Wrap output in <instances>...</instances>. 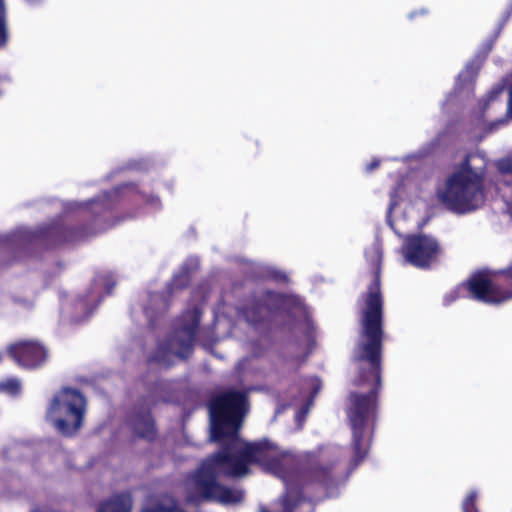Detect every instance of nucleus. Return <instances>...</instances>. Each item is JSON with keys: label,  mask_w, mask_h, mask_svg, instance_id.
Listing matches in <instances>:
<instances>
[{"label": "nucleus", "mask_w": 512, "mask_h": 512, "mask_svg": "<svg viewBox=\"0 0 512 512\" xmlns=\"http://www.w3.org/2000/svg\"><path fill=\"white\" fill-rule=\"evenodd\" d=\"M246 411V396L242 392L228 391L213 399L210 404L211 440L229 442L230 446L202 463L184 483L185 499L189 503L215 501L232 505L242 501L243 491L222 486L216 482L218 474L244 476L248 466L259 463L265 469L282 477L289 493L294 489L282 472L287 456H277L267 442L246 443L238 437Z\"/></svg>", "instance_id": "nucleus-1"}, {"label": "nucleus", "mask_w": 512, "mask_h": 512, "mask_svg": "<svg viewBox=\"0 0 512 512\" xmlns=\"http://www.w3.org/2000/svg\"><path fill=\"white\" fill-rule=\"evenodd\" d=\"M374 269V279L364 298L361 333L354 350L359 373L355 385L365 392H352L347 407V417L352 430L354 450H368L369 426L376 407L375 391L380 384V359L382 346V297L380 291L381 247L373 243L365 252Z\"/></svg>", "instance_id": "nucleus-2"}, {"label": "nucleus", "mask_w": 512, "mask_h": 512, "mask_svg": "<svg viewBox=\"0 0 512 512\" xmlns=\"http://www.w3.org/2000/svg\"><path fill=\"white\" fill-rule=\"evenodd\" d=\"M438 197L449 210L456 213L478 209L485 201L482 176L466 161L446 179L438 190Z\"/></svg>", "instance_id": "nucleus-3"}, {"label": "nucleus", "mask_w": 512, "mask_h": 512, "mask_svg": "<svg viewBox=\"0 0 512 512\" xmlns=\"http://www.w3.org/2000/svg\"><path fill=\"white\" fill-rule=\"evenodd\" d=\"M85 405V399L79 391L63 388L50 401L46 418L59 433L71 436L83 424Z\"/></svg>", "instance_id": "nucleus-4"}, {"label": "nucleus", "mask_w": 512, "mask_h": 512, "mask_svg": "<svg viewBox=\"0 0 512 512\" xmlns=\"http://www.w3.org/2000/svg\"><path fill=\"white\" fill-rule=\"evenodd\" d=\"M465 292H469L473 298L489 304H500L512 298V291L505 294L501 293L486 274L478 273L471 276L466 283L448 293L445 296V303H452L457 298L464 296Z\"/></svg>", "instance_id": "nucleus-5"}, {"label": "nucleus", "mask_w": 512, "mask_h": 512, "mask_svg": "<svg viewBox=\"0 0 512 512\" xmlns=\"http://www.w3.org/2000/svg\"><path fill=\"white\" fill-rule=\"evenodd\" d=\"M402 253L408 263L418 268H426L438 259L441 247L431 236L410 235L404 240Z\"/></svg>", "instance_id": "nucleus-6"}, {"label": "nucleus", "mask_w": 512, "mask_h": 512, "mask_svg": "<svg viewBox=\"0 0 512 512\" xmlns=\"http://www.w3.org/2000/svg\"><path fill=\"white\" fill-rule=\"evenodd\" d=\"M199 318L200 314L197 309L190 310L183 315L179 329L164 347L165 354H173L179 358H185L188 355Z\"/></svg>", "instance_id": "nucleus-7"}, {"label": "nucleus", "mask_w": 512, "mask_h": 512, "mask_svg": "<svg viewBox=\"0 0 512 512\" xmlns=\"http://www.w3.org/2000/svg\"><path fill=\"white\" fill-rule=\"evenodd\" d=\"M10 357L23 368H36L47 359L46 349L39 343L22 341L8 346Z\"/></svg>", "instance_id": "nucleus-8"}, {"label": "nucleus", "mask_w": 512, "mask_h": 512, "mask_svg": "<svg viewBox=\"0 0 512 512\" xmlns=\"http://www.w3.org/2000/svg\"><path fill=\"white\" fill-rule=\"evenodd\" d=\"M141 512H185L170 494L149 496L141 507Z\"/></svg>", "instance_id": "nucleus-9"}, {"label": "nucleus", "mask_w": 512, "mask_h": 512, "mask_svg": "<svg viewBox=\"0 0 512 512\" xmlns=\"http://www.w3.org/2000/svg\"><path fill=\"white\" fill-rule=\"evenodd\" d=\"M132 508V498L129 494H122L112 497L105 502L98 512H130Z\"/></svg>", "instance_id": "nucleus-10"}, {"label": "nucleus", "mask_w": 512, "mask_h": 512, "mask_svg": "<svg viewBox=\"0 0 512 512\" xmlns=\"http://www.w3.org/2000/svg\"><path fill=\"white\" fill-rule=\"evenodd\" d=\"M496 166L503 177L509 178L505 180L507 189L502 191V196L506 202H512V158L506 157L500 159L497 161Z\"/></svg>", "instance_id": "nucleus-11"}, {"label": "nucleus", "mask_w": 512, "mask_h": 512, "mask_svg": "<svg viewBox=\"0 0 512 512\" xmlns=\"http://www.w3.org/2000/svg\"><path fill=\"white\" fill-rule=\"evenodd\" d=\"M330 456L331 451L326 449L322 450L318 456V469L313 472V478L315 480L322 481L324 484H326L327 480L329 479V469L328 464L330 463Z\"/></svg>", "instance_id": "nucleus-12"}, {"label": "nucleus", "mask_w": 512, "mask_h": 512, "mask_svg": "<svg viewBox=\"0 0 512 512\" xmlns=\"http://www.w3.org/2000/svg\"><path fill=\"white\" fill-rule=\"evenodd\" d=\"M133 429L141 437L152 438L154 435V425L150 415L146 414L137 418L133 422Z\"/></svg>", "instance_id": "nucleus-13"}, {"label": "nucleus", "mask_w": 512, "mask_h": 512, "mask_svg": "<svg viewBox=\"0 0 512 512\" xmlns=\"http://www.w3.org/2000/svg\"><path fill=\"white\" fill-rule=\"evenodd\" d=\"M8 38L6 19H5V5L4 1L0 0V48L3 47Z\"/></svg>", "instance_id": "nucleus-14"}, {"label": "nucleus", "mask_w": 512, "mask_h": 512, "mask_svg": "<svg viewBox=\"0 0 512 512\" xmlns=\"http://www.w3.org/2000/svg\"><path fill=\"white\" fill-rule=\"evenodd\" d=\"M20 389V382L17 379H8L0 383V391L15 394Z\"/></svg>", "instance_id": "nucleus-15"}, {"label": "nucleus", "mask_w": 512, "mask_h": 512, "mask_svg": "<svg viewBox=\"0 0 512 512\" xmlns=\"http://www.w3.org/2000/svg\"><path fill=\"white\" fill-rule=\"evenodd\" d=\"M115 285V282L111 279L110 275H101L98 276L95 280L96 289L99 290L101 286H106V290L109 293L112 287Z\"/></svg>", "instance_id": "nucleus-16"}, {"label": "nucleus", "mask_w": 512, "mask_h": 512, "mask_svg": "<svg viewBox=\"0 0 512 512\" xmlns=\"http://www.w3.org/2000/svg\"><path fill=\"white\" fill-rule=\"evenodd\" d=\"M476 497V493L472 492L464 499L462 505L463 512H478L477 509L474 507Z\"/></svg>", "instance_id": "nucleus-17"}, {"label": "nucleus", "mask_w": 512, "mask_h": 512, "mask_svg": "<svg viewBox=\"0 0 512 512\" xmlns=\"http://www.w3.org/2000/svg\"><path fill=\"white\" fill-rule=\"evenodd\" d=\"M273 296L278 299V301L280 302V307H282V308L289 307L290 304L295 301L294 299H292L291 297H288V296H282V295H273Z\"/></svg>", "instance_id": "nucleus-18"}, {"label": "nucleus", "mask_w": 512, "mask_h": 512, "mask_svg": "<svg viewBox=\"0 0 512 512\" xmlns=\"http://www.w3.org/2000/svg\"><path fill=\"white\" fill-rule=\"evenodd\" d=\"M473 75L474 71L471 70L470 66H467L466 69L459 74V79L469 80Z\"/></svg>", "instance_id": "nucleus-19"}, {"label": "nucleus", "mask_w": 512, "mask_h": 512, "mask_svg": "<svg viewBox=\"0 0 512 512\" xmlns=\"http://www.w3.org/2000/svg\"><path fill=\"white\" fill-rule=\"evenodd\" d=\"M282 506H283V512H293V509L295 507V505H291L288 498L285 497L283 500H282ZM261 512H266L265 510H262Z\"/></svg>", "instance_id": "nucleus-20"}, {"label": "nucleus", "mask_w": 512, "mask_h": 512, "mask_svg": "<svg viewBox=\"0 0 512 512\" xmlns=\"http://www.w3.org/2000/svg\"><path fill=\"white\" fill-rule=\"evenodd\" d=\"M507 119H512V91L510 92V98H509L506 118L500 120V123H505L507 121Z\"/></svg>", "instance_id": "nucleus-21"}, {"label": "nucleus", "mask_w": 512, "mask_h": 512, "mask_svg": "<svg viewBox=\"0 0 512 512\" xmlns=\"http://www.w3.org/2000/svg\"><path fill=\"white\" fill-rule=\"evenodd\" d=\"M311 386L313 389V395H315L321 389V381L318 378H312Z\"/></svg>", "instance_id": "nucleus-22"}, {"label": "nucleus", "mask_w": 512, "mask_h": 512, "mask_svg": "<svg viewBox=\"0 0 512 512\" xmlns=\"http://www.w3.org/2000/svg\"><path fill=\"white\" fill-rule=\"evenodd\" d=\"M271 277L277 279V280H281V281H285L286 280V275L281 273V272H278L276 270H272L271 271Z\"/></svg>", "instance_id": "nucleus-23"}, {"label": "nucleus", "mask_w": 512, "mask_h": 512, "mask_svg": "<svg viewBox=\"0 0 512 512\" xmlns=\"http://www.w3.org/2000/svg\"><path fill=\"white\" fill-rule=\"evenodd\" d=\"M378 165H379V161L374 160V161H372V162L367 166V170H368V171H371L372 169H374V168L378 167Z\"/></svg>", "instance_id": "nucleus-24"}, {"label": "nucleus", "mask_w": 512, "mask_h": 512, "mask_svg": "<svg viewBox=\"0 0 512 512\" xmlns=\"http://www.w3.org/2000/svg\"><path fill=\"white\" fill-rule=\"evenodd\" d=\"M245 317L247 319V321L249 322H256L257 321V318L253 315H250L249 312L245 313Z\"/></svg>", "instance_id": "nucleus-25"}, {"label": "nucleus", "mask_w": 512, "mask_h": 512, "mask_svg": "<svg viewBox=\"0 0 512 512\" xmlns=\"http://www.w3.org/2000/svg\"><path fill=\"white\" fill-rule=\"evenodd\" d=\"M501 92V90H495V91H492L491 92V98H495L499 93Z\"/></svg>", "instance_id": "nucleus-26"}, {"label": "nucleus", "mask_w": 512, "mask_h": 512, "mask_svg": "<svg viewBox=\"0 0 512 512\" xmlns=\"http://www.w3.org/2000/svg\"><path fill=\"white\" fill-rule=\"evenodd\" d=\"M396 205V202L394 200V197L392 196V200H391V204H390V209Z\"/></svg>", "instance_id": "nucleus-27"}, {"label": "nucleus", "mask_w": 512, "mask_h": 512, "mask_svg": "<svg viewBox=\"0 0 512 512\" xmlns=\"http://www.w3.org/2000/svg\"><path fill=\"white\" fill-rule=\"evenodd\" d=\"M153 300H154L155 302H158V300H160V296H159V295H154V296H153Z\"/></svg>", "instance_id": "nucleus-28"}, {"label": "nucleus", "mask_w": 512, "mask_h": 512, "mask_svg": "<svg viewBox=\"0 0 512 512\" xmlns=\"http://www.w3.org/2000/svg\"><path fill=\"white\" fill-rule=\"evenodd\" d=\"M2 358H3V355H2V353H0V361L2 360Z\"/></svg>", "instance_id": "nucleus-29"}]
</instances>
